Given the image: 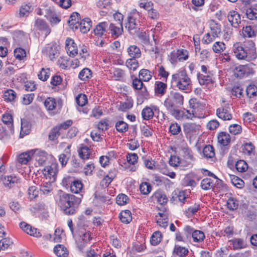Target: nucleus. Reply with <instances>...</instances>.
Returning <instances> with one entry per match:
<instances>
[{
  "mask_svg": "<svg viewBox=\"0 0 257 257\" xmlns=\"http://www.w3.org/2000/svg\"><path fill=\"white\" fill-rule=\"evenodd\" d=\"M2 120L12 130L13 127V119L12 116L9 113L4 114L3 115Z\"/></svg>",
  "mask_w": 257,
  "mask_h": 257,
  "instance_id": "47",
  "label": "nucleus"
},
{
  "mask_svg": "<svg viewBox=\"0 0 257 257\" xmlns=\"http://www.w3.org/2000/svg\"><path fill=\"white\" fill-rule=\"evenodd\" d=\"M229 131L233 135L239 134L241 132V127L237 124H233L229 126Z\"/></svg>",
  "mask_w": 257,
  "mask_h": 257,
  "instance_id": "62",
  "label": "nucleus"
},
{
  "mask_svg": "<svg viewBox=\"0 0 257 257\" xmlns=\"http://www.w3.org/2000/svg\"><path fill=\"white\" fill-rule=\"evenodd\" d=\"M92 72L91 70L88 68L83 69L78 74V78L83 81H87L92 77Z\"/></svg>",
  "mask_w": 257,
  "mask_h": 257,
  "instance_id": "29",
  "label": "nucleus"
},
{
  "mask_svg": "<svg viewBox=\"0 0 257 257\" xmlns=\"http://www.w3.org/2000/svg\"><path fill=\"white\" fill-rule=\"evenodd\" d=\"M108 23L107 22H103L98 24L93 31L94 34L98 39L103 38V36L106 37L108 30Z\"/></svg>",
  "mask_w": 257,
  "mask_h": 257,
  "instance_id": "10",
  "label": "nucleus"
},
{
  "mask_svg": "<svg viewBox=\"0 0 257 257\" xmlns=\"http://www.w3.org/2000/svg\"><path fill=\"white\" fill-rule=\"evenodd\" d=\"M257 87L253 84H251L247 86L246 93L247 96H253L256 95Z\"/></svg>",
  "mask_w": 257,
  "mask_h": 257,
  "instance_id": "61",
  "label": "nucleus"
},
{
  "mask_svg": "<svg viewBox=\"0 0 257 257\" xmlns=\"http://www.w3.org/2000/svg\"><path fill=\"white\" fill-rule=\"evenodd\" d=\"M205 238L204 233L198 230H195L194 233L192 234V239L194 242H199L202 241Z\"/></svg>",
  "mask_w": 257,
  "mask_h": 257,
  "instance_id": "46",
  "label": "nucleus"
},
{
  "mask_svg": "<svg viewBox=\"0 0 257 257\" xmlns=\"http://www.w3.org/2000/svg\"><path fill=\"white\" fill-rule=\"evenodd\" d=\"M133 106V100L132 97H128L125 101L120 102L119 110L125 111L127 109L131 108Z\"/></svg>",
  "mask_w": 257,
  "mask_h": 257,
  "instance_id": "33",
  "label": "nucleus"
},
{
  "mask_svg": "<svg viewBox=\"0 0 257 257\" xmlns=\"http://www.w3.org/2000/svg\"><path fill=\"white\" fill-rule=\"evenodd\" d=\"M116 130L120 133H124L128 130V124L122 120L117 121L115 124Z\"/></svg>",
  "mask_w": 257,
  "mask_h": 257,
  "instance_id": "53",
  "label": "nucleus"
},
{
  "mask_svg": "<svg viewBox=\"0 0 257 257\" xmlns=\"http://www.w3.org/2000/svg\"><path fill=\"white\" fill-rule=\"evenodd\" d=\"M188 248L179 245H175L173 250V253L179 257H184L188 254Z\"/></svg>",
  "mask_w": 257,
  "mask_h": 257,
  "instance_id": "30",
  "label": "nucleus"
},
{
  "mask_svg": "<svg viewBox=\"0 0 257 257\" xmlns=\"http://www.w3.org/2000/svg\"><path fill=\"white\" fill-rule=\"evenodd\" d=\"M189 102L193 112H196L197 115H203L201 112L205 108L206 100L201 97H192Z\"/></svg>",
  "mask_w": 257,
  "mask_h": 257,
  "instance_id": "6",
  "label": "nucleus"
},
{
  "mask_svg": "<svg viewBox=\"0 0 257 257\" xmlns=\"http://www.w3.org/2000/svg\"><path fill=\"white\" fill-rule=\"evenodd\" d=\"M213 182L210 178H205L203 179L201 183V188L203 190H208L213 186Z\"/></svg>",
  "mask_w": 257,
  "mask_h": 257,
  "instance_id": "60",
  "label": "nucleus"
},
{
  "mask_svg": "<svg viewBox=\"0 0 257 257\" xmlns=\"http://www.w3.org/2000/svg\"><path fill=\"white\" fill-rule=\"evenodd\" d=\"M80 15L77 12H74L70 16L68 20L69 26L72 29H77V24H79L80 20Z\"/></svg>",
  "mask_w": 257,
  "mask_h": 257,
  "instance_id": "19",
  "label": "nucleus"
},
{
  "mask_svg": "<svg viewBox=\"0 0 257 257\" xmlns=\"http://www.w3.org/2000/svg\"><path fill=\"white\" fill-rule=\"evenodd\" d=\"M217 147L222 153L225 150V132H220L217 136Z\"/></svg>",
  "mask_w": 257,
  "mask_h": 257,
  "instance_id": "38",
  "label": "nucleus"
},
{
  "mask_svg": "<svg viewBox=\"0 0 257 257\" xmlns=\"http://www.w3.org/2000/svg\"><path fill=\"white\" fill-rule=\"evenodd\" d=\"M167 89V84L161 81H157L155 83V92L156 94L163 95Z\"/></svg>",
  "mask_w": 257,
  "mask_h": 257,
  "instance_id": "32",
  "label": "nucleus"
},
{
  "mask_svg": "<svg viewBox=\"0 0 257 257\" xmlns=\"http://www.w3.org/2000/svg\"><path fill=\"white\" fill-rule=\"evenodd\" d=\"M204 115H197L196 112H193V110L190 111V110L184 111V114L183 119H191L192 120L194 117L197 118H203Z\"/></svg>",
  "mask_w": 257,
  "mask_h": 257,
  "instance_id": "44",
  "label": "nucleus"
},
{
  "mask_svg": "<svg viewBox=\"0 0 257 257\" xmlns=\"http://www.w3.org/2000/svg\"><path fill=\"white\" fill-rule=\"evenodd\" d=\"M144 163L145 167L150 170H155L157 169L156 162L152 158H145L144 159Z\"/></svg>",
  "mask_w": 257,
  "mask_h": 257,
  "instance_id": "54",
  "label": "nucleus"
},
{
  "mask_svg": "<svg viewBox=\"0 0 257 257\" xmlns=\"http://www.w3.org/2000/svg\"><path fill=\"white\" fill-rule=\"evenodd\" d=\"M158 68V76H161V77L165 79V81H167V78L168 77L169 75V73L167 71H166L162 65H159L158 64L156 66L155 68L157 69Z\"/></svg>",
  "mask_w": 257,
  "mask_h": 257,
  "instance_id": "55",
  "label": "nucleus"
},
{
  "mask_svg": "<svg viewBox=\"0 0 257 257\" xmlns=\"http://www.w3.org/2000/svg\"><path fill=\"white\" fill-rule=\"evenodd\" d=\"M226 206L229 210H234L238 208V202L236 199L230 197L227 200Z\"/></svg>",
  "mask_w": 257,
  "mask_h": 257,
  "instance_id": "43",
  "label": "nucleus"
},
{
  "mask_svg": "<svg viewBox=\"0 0 257 257\" xmlns=\"http://www.w3.org/2000/svg\"><path fill=\"white\" fill-rule=\"evenodd\" d=\"M45 51L50 59L53 61L59 56V46L55 42L51 43L46 46Z\"/></svg>",
  "mask_w": 257,
  "mask_h": 257,
  "instance_id": "9",
  "label": "nucleus"
},
{
  "mask_svg": "<svg viewBox=\"0 0 257 257\" xmlns=\"http://www.w3.org/2000/svg\"><path fill=\"white\" fill-rule=\"evenodd\" d=\"M90 150L87 146L81 147L78 151L79 156L83 159H88L90 155Z\"/></svg>",
  "mask_w": 257,
  "mask_h": 257,
  "instance_id": "40",
  "label": "nucleus"
},
{
  "mask_svg": "<svg viewBox=\"0 0 257 257\" xmlns=\"http://www.w3.org/2000/svg\"><path fill=\"white\" fill-rule=\"evenodd\" d=\"M236 169L239 172H245L248 168V165L244 160H239L235 163Z\"/></svg>",
  "mask_w": 257,
  "mask_h": 257,
  "instance_id": "48",
  "label": "nucleus"
},
{
  "mask_svg": "<svg viewBox=\"0 0 257 257\" xmlns=\"http://www.w3.org/2000/svg\"><path fill=\"white\" fill-rule=\"evenodd\" d=\"M44 105L48 110H52L56 107V100L54 97H47L45 100Z\"/></svg>",
  "mask_w": 257,
  "mask_h": 257,
  "instance_id": "41",
  "label": "nucleus"
},
{
  "mask_svg": "<svg viewBox=\"0 0 257 257\" xmlns=\"http://www.w3.org/2000/svg\"><path fill=\"white\" fill-rule=\"evenodd\" d=\"M32 11V6L30 3L27 4H24L21 6L19 10L20 17H27Z\"/></svg>",
  "mask_w": 257,
  "mask_h": 257,
  "instance_id": "25",
  "label": "nucleus"
},
{
  "mask_svg": "<svg viewBox=\"0 0 257 257\" xmlns=\"http://www.w3.org/2000/svg\"><path fill=\"white\" fill-rule=\"evenodd\" d=\"M127 52L130 58H139L141 57L140 49L136 45L130 46L127 49Z\"/></svg>",
  "mask_w": 257,
  "mask_h": 257,
  "instance_id": "21",
  "label": "nucleus"
},
{
  "mask_svg": "<svg viewBox=\"0 0 257 257\" xmlns=\"http://www.w3.org/2000/svg\"><path fill=\"white\" fill-rule=\"evenodd\" d=\"M213 51L216 53H220L225 49V44L223 42H216L212 47Z\"/></svg>",
  "mask_w": 257,
  "mask_h": 257,
  "instance_id": "63",
  "label": "nucleus"
},
{
  "mask_svg": "<svg viewBox=\"0 0 257 257\" xmlns=\"http://www.w3.org/2000/svg\"><path fill=\"white\" fill-rule=\"evenodd\" d=\"M231 183L236 188L241 189L244 187V181L237 176H233L231 179Z\"/></svg>",
  "mask_w": 257,
  "mask_h": 257,
  "instance_id": "50",
  "label": "nucleus"
},
{
  "mask_svg": "<svg viewBox=\"0 0 257 257\" xmlns=\"http://www.w3.org/2000/svg\"><path fill=\"white\" fill-rule=\"evenodd\" d=\"M54 251L59 257H67L68 255L67 248L62 244L57 245L54 248Z\"/></svg>",
  "mask_w": 257,
  "mask_h": 257,
  "instance_id": "28",
  "label": "nucleus"
},
{
  "mask_svg": "<svg viewBox=\"0 0 257 257\" xmlns=\"http://www.w3.org/2000/svg\"><path fill=\"white\" fill-rule=\"evenodd\" d=\"M161 240V233L160 231L155 232L152 235L150 242L153 245H157Z\"/></svg>",
  "mask_w": 257,
  "mask_h": 257,
  "instance_id": "52",
  "label": "nucleus"
},
{
  "mask_svg": "<svg viewBox=\"0 0 257 257\" xmlns=\"http://www.w3.org/2000/svg\"><path fill=\"white\" fill-rule=\"evenodd\" d=\"M14 56L19 61H24L26 58V52L25 49L18 47L14 51Z\"/></svg>",
  "mask_w": 257,
  "mask_h": 257,
  "instance_id": "31",
  "label": "nucleus"
},
{
  "mask_svg": "<svg viewBox=\"0 0 257 257\" xmlns=\"http://www.w3.org/2000/svg\"><path fill=\"white\" fill-rule=\"evenodd\" d=\"M133 86L135 89L141 90L142 89V94L140 96H147L148 92L147 91L146 87L144 88V90H143V80L140 78H135L133 81Z\"/></svg>",
  "mask_w": 257,
  "mask_h": 257,
  "instance_id": "23",
  "label": "nucleus"
},
{
  "mask_svg": "<svg viewBox=\"0 0 257 257\" xmlns=\"http://www.w3.org/2000/svg\"><path fill=\"white\" fill-rule=\"evenodd\" d=\"M232 49L236 57L240 60L253 56L255 51V44L250 40H245L242 43H236Z\"/></svg>",
  "mask_w": 257,
  "mask_h": 257,
  "instance_id": "3",
  "label": "nucleus"
},
{
  "mask_svg": "<svg viewBox=\"0 0 257 257\" xmlns=\"http://www.w3.org/2000/svg\"><path fill=\"white\" fill-rule=\"evenodd\" d=\"M227 18L230 25L236 28L239 23H240V17L239 14L235 11L230 12L228 14Z\"/></svg>",
  "mask_w": 257,
  "mask_h": 257,
  "instance_id": "16",
  "label": "nucleus"
},
{
  "mask_svg": "<svg viewBox=\"0 0 257 257\" xmlns=\"http://www.w3.org/2000/svg\"><path fill=\"white\" fill-rule=\"evenodd\" d=\"M254 149V146L251 143H245L242 147V151L244 154L250 155Z\"/></svg>",
  "mask_w": 257,
  "mask_h": 257,
  "instance_id": "51",
  "label": "nucleus"
},
{
  "mask_svg": "<svg viewBox=\"0 0 257 257\" xmlns=\"http://www.w3.org/2000/svg\"><path fill=\"white\" fill-rule=\"evenodd\" d=\"M83 188V184L78 180H74L70 185L71 191L74 193H78Z\"/></svg>",
  "mask_w": 257,
  "mask_h": 257,
  "instance_id": "35",
  "label": "nucleus"
},
{
  "mask_svg": "<svg viewBox=\"0 0 257 257\" xmlns=\"http://www.w3.org/2000/svg\"><path fill=\"white\" fill-rule=\"evenodd\" d=\"M140 13L136 9H133L128 14L125 27L130 34H134L140 30Z\"/></svg>",
  "mask_w": 257,
  "mask_h": 257,
  "instance_id": "5",
  "label": "nucleus"
},
{
  "mask_svg": "<svg viewBox=\"0 0 257 257\" xmlns=\"http://www.w3.org/2000/svg\"><path fill=\"white\" fill-rule=\"evenodd\" d=\"M197 79L201 85H204L205 87L209 88L213 85L211 77L208 75H204L199 72L197 73Z\"/></svg>",
  "mask_w": 257,
  "mask_h": 257,
  "instance_id": "15",
  "label": "nucleus"
},
{
  "mask_svg": "<svg viewBox=\"0 0 257 257\" xmlns=\"http://www.w3.org/2000/svg\"><path fill=\"white\" fill-rule=\"evenodd\" d=\"M91 25V20L88 18H86L81 20L79 24H77V29L79 28L82 33L85 34L90 30Z\"/></svg>",
  "mask_w": 257,
  "mask_h": 257,
  "instance_id": "14",
  "label": "nucleus"
},
{
  "mask_svg": "<svg viewBox=\"0 0 257 257\" xmlns=\"http://www.w3.org/2000/svg\"><path fill=\"white\" fill-rule=\"evenodd\" d=\"M152 187L148 182H143L140 186V190L141 192L144 194H148L151 191Z\"/></svg>",
  "mask_w": 257,
  "mask_h": 257,
  "instance_id": "57",
  "label": "nucleus"
},
{
  "mask_svg": "<svg viewBox=\"0 0 257 257\" xmlns=\"http://www.w3.org/2000/svg\"><path fill=\"white\" fill-rule=\"evenodd\" d=\"M107 34H111V36L114 38H118L120 36L123 32L122 25L116 26L112 23H108V26L107 28Z\"/></svg>",
  "mask_w": 257,
  "mask_h": 257,
  "instance_id": "13",
  "label": "nucleus"
},
{
  "mask_svg": "<svg viewBox=\"0 0 257 257\" xmlns=\"http://www.w3.org/2000/svg\"><path fill=\"white\" fill-rule=\"evenodd\" d=\"M152 73L148 69H142L139 72V78L143 81H149L152 77Z\"/></svg>",
  "mask_w": 257,
  "mask_h": 257,
  "instance_id": "34",
  "label": "nucleus"
},
{
  "mask_svg": "<svg viewBox=\"0 0 257 257\" xmlns=\"http://www.w3.org/2000/svg\"><path fill=\"white\" fill-rule=\"evenodd\" d=\"M257 33V30L255 28H253L251 26H246L243 27L242 29V34L243 37L252 38L255 37Z\"/></svg>",
  "mask_w": 257,
  "mask_h": 257,
  "instance_id": "26",
  "label": "nucleus"
},
{
  "mask_svg": "<svg viewBox=\"0 0 257 257\" xmlns=\"http://www.w3.org/2000/svg\"><path fill=\"white\" fill-rule=\"evenodd\" d=\"M182 152L183 157L185 159L189 160L191 161H193L195 158L193 156V153L191 149L188 147H184L182 149Z\"/></svg>",
  "mask_w": 257,
  "mask_h": 257,
  "instance_id": "49",
  "label": "nucleus"
},
{
  "mask_svg": "<svg viewBox=\"0 0 257 257\" xmlns=\"http://www.w3.org/2000/svg\"><path fill=\"white\" fill-rule=\"evenodd\" d=\"M226 76L228 75L230 79L241 78L245 75L248 76L250 73L249 69L246 65H238L230 60L229 56L226 54Z\"/></svg>",
  "mask_w": 257,
  "mask_h": 257,
  "instance_id": "2",
  "label": "nucleus"
},
{
  "mask_svg": "<svg viewBox=\"0 0 257 257\" xmlns=\"http://www.w3.org/2000/svg\"><path fill=\"white\" fill-rule=\"evenodd\" d=\"M38 194L39 191L36 186H32L29 187L28 189V195L31 200L35 199L38 196Z\"/></svg>",
  "mask_w": 257,
  "mask_h": 257,
  "instance_id": "64",
  "label": "nucleus"
},
{
  "mask_svg": "<svg viewBox=\"0 0 257 257\" xmlns=\"http://www.w3.org/2000/svg\"><path fill=\"white\" fill-rule=\"evenodd\" d=\"M3 182L5 186L10 188L20 183V179L15 176H8L4 178Z\"/></svg>",
  "mask_w": 257,
  "mask_h": 257,
  "instance_id": "24",
  "label": "nucleus"
},
{
  "mask_svg": "<svg viewBox=\"0 0 257 257\" xmlns=\"http://www.w3.org/2000/svg\"><path fill=\"white\" fill-rule=\"evenodd\" d=\"M228 246L234 249H239L245 247L246 244L244 241L241 238H235L228 241Z\"/></svg>",
  "mask_w": 257,
  "mask_h": 257,
  "instance_id": "17",
  "label": "nucleus"
},
{
  "mask_svg": "<svg viewBox=\"0 0 257 257\" xmlns=\"http://www.w3.org/2000/svg\"><path fill=\"white\" fill-rule=\"evenodd\" d=\"M34 28L36 31L40 32L46 38L51 33V29L47 23L43 19L37 18L34 23Z\"/></svg>",
  "mask_w": 257,
  "mask_h": 257,
  "instance_id": "8",
  "label": "nucleus"
},
{
  "mask_svg": "<svg viewBox=\"0 0 257 257\" xmlns=\"http://www.w3.org/2000/svg\"><path fill=\"white\" fill-rule=\"evenodd\" d=\"M81 200L72 194L63 192L58 195L57 202L64 214L67 215L75 214L78 210Z\"/></svg>",
  "mask_w": 257,
  "mask_h": 257,
  "instance_id": "1",
  "label": "nucleus"
},
{
  "mask_svg": "<svg viewBox=\"0 0 257 257\" xmlns=\"http://www.w3.org/2000/svg\"><path fill=\"white\" fill-rule=\"evenodd\" d=\"M50 75V69L49 68H42L41 70L38 74V77L39 79L42 81H46L49 78Z\"/></svg>",
  "mask_w": 257,
  "mask_h": 257,
  "instance_id": "56",
  "label": "nucleus"
},
{
  "mask_svg": "<svg viewBox=\"0 0 257 257\" xmlns=\"http://www.w3.org/2000/svg\"><path fill=\"white\" fill-rule=\"evenodd\" d=\"M115 175L116 171L115 170L113 172H109L108 175L101 180L100 184L103 186H107L112 182Z\"/></svg>",
  "mask_w": 257,
  "mask_h": 257,
  "instance_id": "37",
  "label": "nucleus"
},
{
  "mask_svg": "<svg viewBox=\"0 0 257 257\" xmlns=\"http://www.w3.org/2000/svg\"><path fill=\"white\" fill-rule=\"evenodd\" d=\"M171 83H175L180 90L189 91L191 85V80L185 70L179 71L172 75Z\"/></svg>",
  "mask_w": 257,
  "mask_h": 257,
  "instance_id": "4",
  "label": "nucleus"
},
{
  "mask_svg": "<svg viewBox=\"0 0 257 257\" xmlns=\"http://www.w3.org/2000/svg\"><path fill=\"white\" fill-rule=\"evenodd\" d=\"M203 153L204 157L207 158H212L215 155L214 148L211 145L206 146L203 148Z\"/></svg>",
  "mask_w": 257,
  "mask_h": 257,
  "instance_id": "42",
  "label": "nucleus"
},
{
  "mask_svg": "<svg viewBox=\"0 0 257 257\" xmlns=\"http://www.w3.org/2000/svg\"><path fill=\"white\" fill-rule=\"evenodd\" d=\"M131 212L128 210L121 211L119 214V218L122 222L129 223L132 219Z\"/></svg>",
  "mask_w": 257,
  "mask_h": 257,
  "instance_id": "36",
  "label": "nucleus"
},
{
  "mask_svg": "<svg viewBox=\"0 0 257 257\" xmlns=\"http://www.w3.org/2000/svg\"><path fill=\"white\" fill-rule=\"evenodd\" d=\"M128 201V197L124 194H119L116 198V202L119 205H124Z\"/></svg>",
  "mask_w": 257,
  "mask_h": 257,
  "instance_id": "59",
  "label": "nucleus"
},
{
  "mask_svg": "<svg viewBox=\"0 0 257 257\" xmlns=\"http://www.w3.org/2000/svg\"><path fill=\"white\" fill-rule=\"evenodd\" d=\"M137 58H130L126 62V66L131 70L135 71L139 67V63Z\"/></svg>",
  "mask_w": 257,
  "mask_h": 257,
  "instance_id": "45",
  "label": "nucleus"
},
{
  "mask_svg": "<svg viewBox=\"0 0 257 257\" xmlns=\"http://www.w3.org/2000/svg\"><path fill=\"white\" fill-rule=\"evenodd\" d=\"M34 154V151L33 150L23 153L19 156L18 161L21 164H26L31 159Z\"/></svg>",
  "mask_w": 257,
  "mask_h": 257,
  "instance_id": "20",
  "label": "nucleus"
},
{
  "mask_svg": "<svg viewBox=\"0 0 257 257\" xmlns=\"http://www.w3.org/2000/svg\"><path fill=\"white\" fill-rule=\"evenodd\" d=\"M183 103V97H168L164 102L167 109L171 112L181 106Z\"/></svg>",
  "mask_w": 257,
  "mask_h": 257,
  "instance_id": "7",
  "label": "nucleus"
},
{
  "mask_svg": "<svg viewBox=\"0 0 257 257\" xmlns=\"http://www.w3.org/2000/svg\"><path fill=\"white\" fill-rule=\"evenodd\" d=\"M200 125L195 123L188 122L183 125V130L185 134L190 136L198 134L200 130Z\"/></svg>",
  "mask_w": 257,
  "mask_h": 257,
  "instance_id": "11",
  "label": "nucleus"
},
{
  "mask_svg": "<svg viewBox=\"0 0 257 257\" xmlns=\"http://www.w3.org/2000/svg\"><path fill=\"white\" fill-rule=\"evenodd\" d=\"M60 127L55 126L50 132L49 138L50 140L54 141L60 136Z\"/></svg>",
  "mask_w": 257,
  "mask_h": 257,
  "instance_id": "58",
  "label": "nucleus"
},
{
  "mask_svg": "<svg viewBox=\"0 0 257 257\" xmlns=\"http://www.w3.org/2000/svg\"><path fill=\"white\" fill-rule=\"evenodd\" d=\"M154 112L153 109L150 107H146L142 111V115L144 119L149 120L154 116Z\"/></svg>",
  "mask_w": 257,
  "mask_h": 257,
  "instance_id": "39",
  "label": "nucleus"
},
{
  "mask_svg": "<svg viewBox=\"0 0 257 257\" xmlns=\"http://www.w3.org/2000/svg\"><path fill=\"white\" fill-rule=\"evenodd\" d=\"M110 73L112 74V78L116 81L121 80L125 75V73L123 70L120 68H113L110 70Z\"/></svg>",
  "mask_w": 257,
  "mask_h": 257,
  "instance_id": "27",
  "label": "nucleus"
},
{
  "mask_svg": "<svg viewBox=\"0 0 257 257\" xmlns=\"http://www.w3.org/2000/svg\"><path fill=\"white\" fill-rule=\"evenodd\" d=\"M56 173L57 170L54 165L47 167L44 169V174L46 178H48L52 182L55 180Z\"/></svg>",
  "mask_w": 257,
  "mask_h": 257,
  "instance_id": "18",
  "label": "nucleus"
},
{
  "mask_svg": "<svg viewBox=\"0 0 257 257\" xmlns=\"http://www.w3.org/2000/svg\"><path fill=\"white\" fill-rule=\"evenodd\" d=\"M51 84L53 86H58L61 90L64 89L67 85V83L63 82L62 78L59 75L53 76L51 80Z\"/></svg>",
  "mask_w": 257,
  "mask_h": 257,
  "instance_id": "22",
  "label": "nucleus"
},
{
  "mask_svg": "<svg viewBox=\"0 0 257 257\" xmlns=\"http://www.w3.org/2000/svg\"><path fill=\"white\" fill-rule=\"evenodd\" d=\"M65 48L67 54L70 57H74L78 54V49L76 43L74 40L68 38L66 40Z\"/></svg>",
  "mask_w": 257,
  "mask_h": 257,
  "instance_id": "12",
  "label": "nucleus"
}]
</instances>
